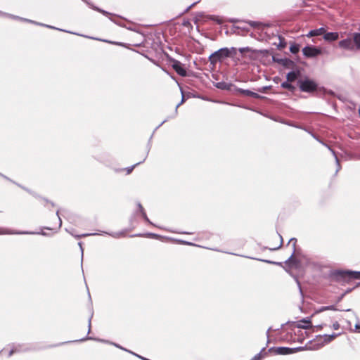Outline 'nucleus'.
I'll list each match as a JSON object with an SVG mask.
<instances>
[{
    "label": "nucleus",
    "mask_w": 360,
    "mask_h": 360,
    "mask_svg": "<svg viewBox=\"0 0 360 360\" xmlns=\"http://www.w3.org/2000/svg\"><path fill=\"white\" fill-rule=\"evenodd\" d=\"M297 86L302 92L314 93L319 89L318 84L308 77L297 81Z\"/></svg>",
    "instance_id": "7ed1b4c3"
},
{
    "label": "nucleus",
    "mask_w": 360,
    "mask_h": 360,
    "mask_svg": "<svg viewBox=\"0 0 360 360\" xmlns=\"http://www.w3.org/2000/svg\"><path fill=\"white\" fill-rule=\"evenodd\" d=\"M303 55L306 58H315L322 53V51L320 48L314 46H306L302 49Z\"/></svg>",
    "instance_id": "0eeeda50"
},
{
    "label": "nucleus",
    "mask_w": 360,
    "mask_h": 360,
    "mask_svg": "<svg viewBox=\"0 0 360 360\" xmlns=\"http://www.w3.org/2000/svg\"><path fill=\"white\" fill-rule=\"evenodd\" d=\"M326 324H320V325H317L315 327L317 328V330H321L323 328V326H326Z\"/></svg>",
    "instance_id": "864d4df0"
},
{
    "label": "nucleus",
    "mask_w": 360,
    "mask_h": 360,
    "mask_svg": "<svg viewBox=\"0 0 360 360\" xmlns=\"http://www.w3.org/2000/svg\"><path fill=\"white\" fill-rule=\"evenodd\" d=\"M181 243L182 244H185V245H193V246H195V245L193 243H191V242H188V241H185V240H182L181 241Z\"/></svg>",
    "instance_id": "8fccbe9b"
},
{
    "label": "nucleus",
    "mask_w": 360,
    "mask_h": 360,
    "mask_svg": "<svg viewBox=\"0 0 360 360\" xmlns=\"http://www.w3.org/2000/svg\"><path fill=\"white\" fill-rule=\"evenodd\" d=\"M294 278H295V282L297 284L300 292L301 295L302 296L303 293H302V288H301L300 282L299 281V280H298V278L297 277L295 276Z\"/></svg>",
    "instance_id": "79ce46f5"
},
{
    "label": "nucleus",
    "mask_w": 360,
    "mask_h": 360,
    "mask_svg": "<svg viewBox=\"0 0 360 360\" xmlns=\"http://www.w3.org/2000/svg\"><path fill=\"white\" fill-rule=\"evenodd\" d=\"M228 51H229V58L236 56V53H237V49H236V48H235V47L228 48Z\"/></svg>",
    "instance_id": "f704fd0d"
},
{
    "label": "nucleus",
    "mask_w": 360,
    "mask_h": 360,
    "mask_svg": "<svg viewBox=\"0 0 360 360\" xmlns=\"http://www.w3.org/2000/svg\"><path fill=\"white\" fill-rule=\"evenodd\" d=\"M0 176H2V177H4V179H7V180H8V181H12L13 183L15 184H16V185H18L19 187L22 188V189H24L25 191H27V192H28L29 193H30V194L33 195L34 196L37 197V195H36L34 192H32V191H31L30 190H29L28 188H25V187H24V186H22L21 185H20V184H17V183H15V182L13 181H12V180H11L9 178H8L7 176H6L5 175H4V174H1V173H0Z\"/></svg>",
    "instance_id": "cd10ccee"
},
{
    "label": "nucleus",
    "mask_w": 360,
    "mask_h": 360,
    "mask_svg": "<svg viewBox=\"0 0 360 360\" xmlns=\"http://www.w3.org/2000/svg\"><path fill=\"white\" fill-rule=\"evenodd\" d=\"M281 86V88L288 89L291 92H294L296 89L295 86L292 85L290 82H288V80L282 82Z\"/></svg>",
    "instance_id": "5701e85b"
},
{
    "label": "nucleus",
    "mask_w": 360,
    "mask_h": 360,
    "mask_svg": "<svg viewBox=\"0 0 360 360\" xmlns=\"http://www.w3.org/2000/svg\"><path fill=\"white\" fill-rule=\"evenodd\" d=\"M197 2H194L192 4H191L186 10L185 12H188L193 6H194Z\"/></svg>",
    "instance_id": "603ef678"
},
{
    "label": "nucleus",
    "mask_w": 360,
    "mask_h": 360,
    "mask_svg": "<svg viewBox=\"0 0 360 360\" xmlns=\"http://www.w3.org/2000/svg\"><path fill=\"white\" fill-rule=\"evenodd\" d=\"M141 214V216L143 217V218L144 219V220L148 222V224H151V225H154L150 221V219H148V217H147L146 215V212H143Z\"/></svg>",
    "instance_id": "58836bf2"
},
{
    "label": "nucleus",
    "mask_w": 360,
    "mask_h": 360,
    "mask_svg": "<svg viewBox=\"0 0 360 360\" xmlns=\"http://www.w3.org/2000/svg\"><path fill=\"white\" fill-rule=\"evenodd\" d=\"M326 310H337V309L335 308V307L334 305H329V306H326V307H320L319 309H317L316 312L319 313V312H322V311H324Z\"/></svg>",
    "instance_id": "7c9ffc66"
},
{
    "label": "nucleus",
    "mask_w": 360,
    "mask_h": 360,
    "mask_svg": "<svg viewBox=\"0 0 360 360\" xmlns=\"http://www.w3.org/2000/svg\"><path fill=\"white\" fill-rule=\"evenodd\" d=\"M170 61L172 63V68L181 77H186L187 75L186 70L184 68V65L180 61L174 58H172Z\"/></svg>",
    "instance_id": "9d476101"
},
{
    "label": "nucleus",
    "mask_w": 360,
    "mask_h": 360,
    "mask_svg": "<svg viewBox=\"0 0 360 360\" xmlns=\"http://www.w3.org/2000/svg\"><path fill=\"white\" fill-rule=\"evenodd\" d=\"M331 341L330 340L329 335L325 334L323 335H319L316 336L315 339V342L316 347L314 346V349H318L325 345L330 343Z\"/></svg>",
    "instance_id": "ddd939ff"
},
{
    "label": "nucleus",
    "mask_w": 360,
    "mask_h": 360,
    "mask_svg": "<svg viewBox=\"0 0 360 360\" xmlns=\"http://www.w3.org/2000/svg\"><path fill=\"white\" fill-rule=\"evenodd\" d=\"M237 91L244 96H251V94H252V91L249 90V89H237Z\"/></svg>",
    "instance_id": "473e14b6"
},
{
    "label": "nucleus",
    "mask_w": 360,
    "mask_h": 360,
    "mask_svg": "<svg viewBox=\"0 0 360 360\" xmlns=\"http://www.w3.org/2000/svg\"><path fill=\"white\" fill-rule=\"evenodd\" d=\"M56 215L58 217V221H59V226H58V227L60 228L61 226V225H62V220H61V219H60V217L59 216V211L58 210L56 212Z\"/></svg>",
    "instance_id": "3c124183"
},
{
    "label": "nucleus",
    "mask_w": 360,
    "mask_h": 360,
    "mask_svg": "<svg viewBox=\"0 0 360 360\" xmlns=\"http://www.w3.org/2000/svg\"><path fill=\"white\" fill-rule=\"evenodd\" d=\"M265 351V348H262V350L260 351L259 353L257 354L256 355H255L252 359L251 360H260L261 357H262V354L263 352Z\"/></svg>",
    "instance_id": "e433bc0d"
},
{
    "label": "nucleus",
    "mask_w": 360,
    "mask_h": 360,
    "mask_svg": "<svg viewBox=\"0 0 360 360\" xmlns=\"http://www.w3.org/2000/svg\"><path fill=\"white\" fill-rule=\"evenodd\" d=\"M0 16L8 17V18H13V19L20 20H22V21L34 23V24H36V25H38L44 26V27H49V28H51V29H56L55 27H53V26H51V25H45V24L40 23V22H37L35 21H33V20H29V19H27V18H21V17H19V16H17V15H12V14H9V13L1 11H0ZM56 30H58V28H56ZM58 30L63 31V30H62V29H58ZM64 32H66V31L64 30Z\"/></svg>",
    "instance_id": "6e6552de"
},
{
    "label": "nucleus",
    "mask_w": 360,
    "mask_h": 360,
    "mask_svg": "<svg viewBox=\"0 0 360 360\" xmlns=\"http://www.w3.org/2000/svg\"><path fill=\"white\" fill-rule=\"evenodd\" d=\"M95 340L98 341V342H105V343H109V344L113 345L114 346H115V347H117V348H120V349H122V350H124V351H126V352H129V353H131V354H134V355H136V354H135V353H134V352H131V351H129V350H128V349H127L123 348L122 346H120V345H118V344L113 343V342H110L109 341H108V340H103V339L93 338H91V337H88V336H87V337H86V338H82V339L79 340L78 341L82 342V341H84V340ZM77 340H75V342H77Z\"/></svg>",
    "instance_id": "4468645a"
},
{
    "label": "nucleus",
    "mask_w": 360,
    "mask_h": 360,
    "mask_svg": "<svg viewBox=\"0 0 360 360\" xmlns=\"http://www.w3.org/2000/svg\"><path fill=\"white\" fill-rule=\"evenodd\" d=\"M300 75V72L299 70L290 71L287 74L286 79H288V82H292L298 78Z\"/></svg>",
    "instance_id": "f3484780"
},
{
    "label": "nucleus",
    "mask_w": 360,
    "mask_h": 360,
    "mask_svg": "<svg viewBox=\"0 0 360 360\" xmlns=\"http://www.w3.org/2000/svg\"><path fill=\"white\" fill-rule=\"evenodd\" d=\"M0 16L8 17V18H13V19L20 20H22V21L34 23V24H36V25H38L44 26V27H49V28H51V29H56L55 27H53V26H51V25H45V24L40 23V22H37L35 21H33V20H29V19H27V18H21V17H19V16H17V15H12V14H9V13L1 11H0ZM56 30H58V28H56ZM58 30L63 31V30H62V29H58ZM64 32H66V31L64 30Z\"/></svg>",
    "instance_id": "1a4fd4ad"
},
{
    "label": "nucleus",
    "mask_w": 360,
    "mask_h": 360,
    "mask_svg": "<svg viewBox=\"0 0 360 360\" xmlns=\"http://www.w3.org/2000/svg\"><path fill=\"white\" fill-rule=\"evenodd\" d=\"M51 205L52 206H54V203L53 202H51Z\"/></svg>",
    "instance_id": "774afa93"
},
{
    "label": "nucleus",
    "mask_w": 360,
    "mask_h": 360,
    "mask_svg": "<svg viewBox=\"0 0 360 360\" xmlns=\"http://www.w3.org/2000/svg\"><path fill=\"white\" fill-rule=\"evenodd\" d=\"M270 330H271V328H269L267 330L266 333V337H267V339H268V340H267V343H269V331H270Z\"/></svg>",
    "instance_id": "5fc2aeb1"
},
{
    "label": "nucleus",
    "mask_w": 360,
    "mask_h": 360,
    "mask_svg": "<svg viewBox=\"0 0 360 360\" xmlns=\"http://www.w3.org/2000/svg\"><path fill=\"white\" fill-rule=\"evenodd\" d=\"M279 39V43L278 44V48L279 49H283L286 46V42L285 41V39L281 36H278Z\"/></svg>",
    "instance_id": "2f4dec72"
},
{
    "label": "nucleus",
    "mask_w": 360,
    "mask_h": 360,
    "mask_svg": "<svg viewBox=\"0 0 360 360\" xmlns=\"http://www.w3.org/2000/svg\"><path fill=\"white\" fill-rule=\"evenodd\" d=\"M182 233L190 234V233H188V232H182Z\"/></svg>",
    "instance_id": "e2e57ef3"
},
{
    "label": "nucleus",
    "mask_w": 360,
    "mask_h": 360,
    "mask_svg": "<svg viewBox=\"0 0 360 360\" xmlns=\"http://www.w3.org/2000/svg\"><path fill=\"white\" fill-rule=\"evenodd\" d=\"M300 51V45L298 44L293 43L290 46V51L293 53L296 54Z\"/></svg>",
    "instance_id": "c756f323"
},
{
    "label": "nucleus",
    "mask_w": 360,
    "mask_h": 360,
    "mask_svg": "<svg viewBox=\"0 0 360 360\" xmlns=\"http://www.w3.org/2000/svg\"><path fill=\"white\" fill-rule=\"evenodd\" d=\"M338 48L344 51H360V32H353L350 37L338 41Z\"/></svg>",
    "instance_id": "f03ea898"
},
{
    "label": "nucleus",
    "mask_w": 360,
    "mask_h": 360,
    "mask_svg": "<svg viewBox=\"0 0 360 360\" xmlns=\"http://www.w3.org/2000/svg\"><path fill=\"white\" fill-rule=\"evenodd\" d=\"M136 236H142V235H141V234H136Z\"/></svg>",
    "instance_id": "338daca9"
},
{
    "label": "nucleus",
    "mask_w": 360,
    "mask_h": 360,
    "mask_svg": "<svg viewBox=\"0 0 360 360\" xmlns=\"http://www.w3.org/2000/svg\"><path fill=\"white\" fill-rule=\"evenodd\" d=\"M229 52L227 47L221 48L211 53L208 58V60L212 66H215L217 62L229 58Z\"/></svg>",
    "instance_id": "20e7f679"
},
{
    "label": "nucleus",
    "mask_w": 360,
    "mask_h": 360,
    "mask_svg": "<svg viewBox=\"0 0 360 360\" xmlns=\"http://www.w3.org/2000/svg\"><path fill=\"white\" fill-rule=\"evenodd\" d=\"M70 234H71L72 236L77 238H82V237H87V236H96V235H99L98 233H83V234H80V235H75L74 233V229H71V230H68V229H65Z\"/></svg>",
    "instance_id": "412c9836"
},
{
    "label": "nucleus",
    "mask_w": 360,
    "mask_h": 360,
    "mask_svg": "<svg viewBox=\"0 0 360 360\" xmlns=\"http://www.w3.org/2000/svg\"><path fill=\"white\" fill-rule=\"evenodd\" d=\"M343 295H342V296H340V297H339L338 301L341 300V299L342 298Z\"/></svg>",
    "instance_id": "680f3d73"
},
{
    "label": "nucleus",
    "mask_w": 360,
    "mask_h": 360,
    "mask_svg": "<svg viewBox=\"0 0 360 360\" xmlns=\"http://www.w3.org/2000/svg\"><path fill=\"white\" fill-rule=\"evenodd\" d=\"M345 311H351V309H346Z\"/></svg>",
    "instance_id": "0e129e2a"
},
{
    "label": "nucleus",
    "mask_w": 360,
    "mask_h": 360,
    "mask_svg": "<svg viewBox=\"0 0 360 360\" xmlns=\"http://www.w3.org/2000/svg\"><path fill=\"white\" fill-rule=\"evenodd\" d=\"M103 233H105V234L110 235V236H111L113 238H119L120 236L123 235L122 232H120V233H110L104 232L103 231Z\"/></svg>",
    "instance_id": "4c0bfd02"
},
{
    "label": "nucleus",
    "mask_w": 360,
    "mask_h": 360,
    "mask_svg": "<svg viewBox=\"0 0 360 360\" xmlns=\"http://www.w3.org/2000/svg\"><path fill=\"white\" fill-rule=\"evenodd\" d=\"M296 243L297 239L295 238H292L289 240L288 245L291 244L292 245V252L289 258L285 260V264L290 265L291 264H296L297 262V259L294 257L296 252Z\"/></svg>",
    "instance_id": "9b49d317"
},
{
    "label": "nucleus",
    "mask_w": 360,
    "mask_h": 360,
    "mask_svg": "<svg viewBox=\"0 0 360 360\" xmlns=\"http://www.w3.org/2000/svg\"><path fill=\"white\" fill-rule=\"evenodd\" d=\"M91 318H89V330H88V333H89L90 330H91Z\"/></svg>",
    "instance_id": "4d7b16f0"
},
{
    "label": "nucleus",
    "mask_w": 360,
    "mask_h": 360,
    "mask_svg": "<svg viewBox=\"0 0 360 360\" xmlns=\"http://www.w3.org/2000/svg\"><path fill=\"white\" fill-rule=\"evenodd\" d=\"M279 236H280V238H281L280 245L278 247H276V248H271L270 249L271 250H272V251L277 250H278L282 246V245H283V238H282V236L281 235H279Z\"/></svg>",
    "instance_id": "a18cd8bd"
},
{
    "label": "nucleus",
    "mask_w": 360,
    "mask_h": 360,
    "mask_svg": "<svg viewBox=\"0 0 360 360\" xmlns=\"http://www.w3.org/2000/svg\"><path fill=\"white\" fill-rule=\"evenodd\" d=\"M355 328H360V325H359V324H356Z\"/></svg>",
    "instance_id": "bf43d9fd"
},
{
    "label": "nucleus",
    "mask_w": 360,
    "mask_h": 360,
    "mask_svg": "<svg viewBox=\"0 0 360 360\" xmlns=\"http://www.w3.org/2000/svg\"><path fill=\"white\" fill-rule=\"evenodd\" d=\"M245 22L248 24L250 27L254 28H262L264 27H268V25L259 21L247 20L245 21Z\"/></svg>",
    "instance_id": "aec40b11"
},
{
    "label": "nucleus",
    "mask_w": 360,
    "mask_h": 360,
    "mask_svg": "<svg viewBox=\"0 0 360 360\" xmlns=\"http://www.w3.org/2000/svg\"><path fill=\"white\" fill-rule=\"evenodd\" d=\"M340 334H341L340 333H333L329 335L330 340L332 342L335 338L340 335Z\"/></svg>",
    "instance_id": "37998d69"
},
{
    "label": "nucleus",
    "mask_w": 360,
    "mask_h": 360,
    "mask_svg": "<svg viewBox=\"0 0 360 360\" xmlns=\"http://www.w3.org/2000/svg\"><path fill=\"white\" fill-rule=\"evenodd\" d=\"M339 39V33L337 32H330L323 33V39L328 42H332Z\"/></svg>",
    "instance_id": "2eb2a0df"
},
{
    "label": "nucleus",
    "mask_w": 360,
    "mask_h": 360,
    "mask_svg": "<svg viewBox=\"0 0 360 360\" xmlns=\"http://www.w3.org/2000/svg\"><path fill=\"white\" fill-rule=\"evenodd\" d=\"M272 60L274 62L277 63L286 68H292L295 65L294 61L287 58H282L273 56Z\"/></svg>",
    "instance_id": "f8f14e48"
},
{
    "label": "nucleus",
    "mask_w": 360,
    "mask_h": 360,
    "mask_svg": "<svg viewBox=\"0 0 360 360\" xmlns=\"http://www.w3.org/2000/svg\"><path fill=\"white\" fill-rule=\"evenodd\" d=\"M326 146L331 151L332 154L333 155V156L335 158L336 165H337V169L335 171V174H336L341 169V165L340 164V161L338 160V158L335 152L329 146H328V145H326Z\"/></svg>",
    "instance_id": "b1692460"
},
{
    "label": "nucleus",
    "mask_w": 360,
    "mask_h": 360,
    "mask_svg": "<svg viewBox=\"0 0 360 360\" xmlns=\"http://www.w3.org/2000/svg\"><path fill=\"white\" fill-rule=\"evenodd\" d=\"M0 176H2V177H4V179H7V180H8V181H12L13 183L15 184H16V185H18L19 187L22 188V189H24L25 191H27V192H28L29 193H30V194L33 195L34 196L37 197V195H36L34 192H32V191H31L30 190H29L28 188H25V187H24V186H22L21 185H20V184H17V183H15V182L13 181H12V180H11L9 178H8L7 176H6L5 175H4V174H1V173H0Z\"/></svg>",
    "instance_id": "c85d7f7f"
},
{
    "label": "nucleus",
    "mask_w": 360,
    "mask_h": 360,
    "mask_svg": "<svg viewBox=\"0 0 360 360\" xmlns=\"http://www.w3.org/2000/svg\"><path fill=\"white\" fill-rule=\"evenodd\" d=\"M4 352V349L0 351V354L3 353Z\"/></svg>",
    "instance_id": "69168bd1"
},
{
    "label": "nucleus",
    "mask_w": 360,
    "mask_h": 360,
    "mask_svg": "<svg viewBox=\"0 0 360 360\" xmlns=\"http://www.w3.org/2000/svg\"><path fill=\"white\" fill-rule=\"evenodd\" d=\"M43 229L52 230V229H51L49 227H43V228H41V230L40 231H13V230L0 227V235L17 234V235H42L44 236H49V234L43 231Z\"/></svg>",
    "instance_id": "39448f33"
},
{
    "label": "nucleus",
    "mask_w": 360,
    "mask_h": 360,
    "mask_svg": "<svg viewBox=\"0 0 360 360\" xmlns=\"http://www.w3.org/2000/svg\"><path fill=\"white\" fill-rule=\"evenodd\" d=\"M22 351V349H21L20 348V346H15V347H13L9 352L8 354V356H11L13 353H15V352H21Z\"/></svg>",
    "instance_id": "c9c22d12"
},
{
    "label": "nucleus",
    "mask_w": 360,
    "mask_h": 360,
    "mask_svg": "<svg viewBox=\"0 0 360 360\" xmlns=\"http://www.w3.org/2000/svg\"><path fill=\"white\" fill-rule=\"evenodd\" d=\"M340 324L338 323V322H335L332 326H331V328H333L334 330H338L340 328Z\"/></svg>",
    "instance_id": "49530a36"
},
{
    "label": "nucleus",
    "mask_w": 360,
    "mask_h": 360,
    "mask_svg": "<svg viewBox=\"0 0 360 360\" xmlns=\"http://www.w3.org/2000/svg\"><path fill=\"white\" fill-rule=\"evenodd\" d=\"M78 245H79V247H80V248H81V252H82V259H83V248H82V242H79V243H78Z\"/></svg>",
    "instance_id": "6e6d98bb"
},
{
    "label": "nucleus",
    "mask_w": 360,
    "mask_h": 360,
    "mask_svg": "<svg viewBox=\"0 0 360 360\" xmlns=\"http://www.w3.org/2000/svg\"><path fill=\"white\" fill-rule=\"evenodd\" d=\"M137 207H138V209H139V211L140 212V213H142L143 212H145L143 207H142V205H141V204L140 202L137 203Z\"/></svg>",
    "instance_id": "09e8293b"
},
{
    "label": "nucleus",
    "mask_w": 360,
    "mask_h": 360,
    "mask_svg": "<svg viewBox=\"0 0 360 360\" xmlns=\"http://www.w3.org/2000/svg\"><path fill=\"white\" fill-rule=\"evenodd\" d=\"M198 16V17H202V16H204V14L203 13H200Z\"/></svg>",
    "instance_id": "052dcab7"
},
{
    "label": "nucleus",
    "mask_w": 360,
    "mask_h": 360,
    "mask_svg": "<svg viewBox=\"0 0 360 360\" xmlns=\"http://www.w3.org/2000/svg\"><path fill=\"white\" fill-rule=\"evenodd\" d=\"M146 236H148V237H150V238H159L160 237V236L156 234V233H146Z\"/></svg>",
    "instance_id": "c03bdc74"
},
{
    "label": "nucleus",
    "mask_w": 360,
    "mask_h": 360,
    "mask_svg": "<svg viewBox=\"0 0 360 360\" xmlns=\"http://www.w3.org/2000/svg\"><path fill=\"white\" fill-rule=\"evenodd\" d=\"M325 32H326V29L324 27H321L319 29H315V30H312L309 31V32L307 34V37H310L319 36V35L323 34V33H325Z\"/></svg>",
    "instance_id": "a211bd4d"
},
{
    "label": "nucleus",
    "mask_w": 360,
    "mask_h": 360,
    "mask_svg": "<svg viewBox=\"0 0 360 360\" xmlns=\"http://www.w3.org/2000/svg\"><path fill=\"white\" fill-rule=\"evenodd\" d=\"M231 86V84H229V83H226L224 82H217L215 84V86L217 88H218L219 89H222V90H229V89H230Z\"/></svg>",
    "instance_id": "393cba45"
},
{
    "label": "nucleus",
    "mask_w": 360,
    "mask_h": 360,
    "mask_svg": "<svg viewBox=\"0 0 360 360\" xmlns=\"http://www.w3.org/2000/svg\"><path fill=\"white\" fill-rule=\"evenodd\" d=\"M297 325L298 328L308 329L312 327L310 318H304Z\"/></svg>",
    "instance_id": "dca6fc26"
},
{
    "label": "nucleus",
    "mask_w": 360,
    "mask_h": 360,
    "mask_svg": "<svg viewBox=\"0 0 360 360\" xmlns=\"http://www.w3.org/2000/svg\"><path fill=\"white\" fill-rule=\"evenodd\" d=\"M84 3H86L90 8H91L92 9L99 12V13H101L102 14L105 15H111L112 14L105 10H103L101 8H99L95 6H94L91 2H89L88 0H82Z\"/></svg>",
    "instance_id": "6ab92c4d"
},
{
    "label": "nucleus",
    "mask_w": 360,
    "mask_h": 360,
    "mask_svg": "<svg viewBox=\"0 0 360 360\" xmlns=\"http://www.w3.org/2000/svg\"><path fill=\"white\" fill-rule=\"evenodd\" d=\"M329 278L332 281L344 285L349 283L352 280L360 279V271L335 269L329 273Z\"/></svg>",
    "instance_id": "f257e3e1"
},
{
    "label": "nucleus",
    "mask_w": 360,
    "mask_h": 360,
    "mask_svg": "<svg viewBox=\"0 0 360 360\" xmlns=\"http://www.w3.org/2000/svg\"><path fill=\"white\" fill-rule=\"evenodd\" d=\"M149 150H150V148L148 149L146 155L143 158V161L137 162V163L134 164V165H132L131 167H128L126 168V171H127V174H129L137 165H139V164H141V163H142L143 162L145 161V160L146 159V157H147V155L148 154Z\"/></svg>",
    "instance_id": "bb28decb"
},
{
    "label": "nucleus",
    "mask_w": 360,
    "mask_h": 360,
    "mask_svg": "<svg viewBox=\"0 0 360 360\" xmlns=\"http://www.w3.org/2000/svg\"><path fill=\"white\" fill-rule=\"evenodd\" d=\"M305 349V347H297L294 348L287 347H271L269 352L275 351L276 354L279 355H288L297 352L303 351Z\"/></svg>",
    "instance_id": "423d86ee"
},
{
    "label": "nucleus",
    "mask_w": 360,
    "mask_h": 360,
    "mask_svg": "<svg viewBox=\"0 0 360 360\" xmlns=\"http://www.w3.org/2000/svg\"><path fill=\"white\" fill-rule=\"evenodd\" d=\"M251 97H253L255 98H262L259 94L252 91Z\"/></svg>",
    "instance_id": "de8ad7c7"
},
{
    "label": "nucleus",
    "mask_w": 360,
    "mask_h": 360,
    "mask_svg": "<svg viewBox=\"0 0 360 360\" xmlns=\"http://www.w3.org/2000/svg\"><path fill=\"white\" fill-rule=\"evenodd\" d=\"M165 122H167V120H163L157 127L156 129L159 128L161 125H162Z\"/></svg>",
    "instance_id": "13d9d810"
},
{
    "label": "nucleus",
    "mask_w": 360,
    "mask_h": 360,
    "mask_svg": "<svg viewBox=\"0 0 360 360\" xmlns=\"http://www.w3.org/2000/svg\"><path fill=\"white\" fill-rule=\"evenodd\" d=\"M207 19L216 21L218 24H221L223 20L216 15H207Z\"/></svg>",
    "instance_id": "72a5a7b5"
},
{
    "label": "nucleus",
    "mask_w": 360,
    "mask_h": 360,
    "mask_svg": "<svg viewBox=\"0 0 360 360\" xmlns=\"http://www.w3.org/2000/svg\"><path fill=\"white\" fill-rule=\"evenodd\" d=\"M248 257L250 258V257ZM250 259L259 260V261H261V262H265L267 264H275L277 266H283V263L279 262H274V261L269 260V259H257V258H255V257H250Z\"/></svg>",
    "instance_id": "a878e982"
},
{
    "label": "nucleus",
    "mask_w": 360,
    "mask_h": 360,
    "mask_svg": "<svg viewBox=\"0 0 360 360\" xmlns=\"http://www.w3.org/2000/svg\"><path fill=\"white\" fill-rule=\"evenodd\" d=\"M238 51L241 53V54H244L245 53H247V52H251V53H264V52H266V50H255V49H252V48L250 47H248V46H246V47H242V48H239L238 49Z\"/></svg>",
    "instance_id": "4be33fe9"
},
{
    "label": "nucleus",
    "mask_w": 360,
    "mask_h": 360,
    "mask_svg": "<svg viewBox=\"0 0 360 360\" xmlns=\"http://www.w3.org/2000/svg\"><path fill=\"white\" fill-rule=\"evenodd\" d=\"M181 94H183V92H181ZM184 102V94H182V98H181V101H180V103H178L175 108V115L177 114V112H178V108Z\"/></svg>",
    "instance_id": "ea45409f"
},
{
    "label": "nucleus",
    "mask_w": 360,
    "mask_h": 360,
    "mask_svg": "<svg viewBox=\"0 0 360 360\" xmlns=\"http://www.w3.org/2000/svg\"><path fill=\"white\" fill-rule=\"evenodd\" d=\"M270 88H271V86H262V87L258 89L257 91L261 93H264V92H266V90L269 89Z\"/></svg>",
    "instance_id": "a19ab883"
}]
</instances>
